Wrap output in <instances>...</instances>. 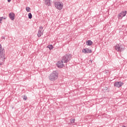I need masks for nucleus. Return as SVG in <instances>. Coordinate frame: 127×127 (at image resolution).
Instances as JSON below:
<instances>
[{"instance_id":"6","label":"nucleus","mask_w":127,"mask_h":127,"mask_svg":"<svg viewBox=\"0 0 127 127\" xmlns=\"http://www.w3.org/2000/svg\"><path fill=\"white\" fill-rule=\"evenodd\" d=\"M43 35V27L41 26L39 27V30L37 33V36L38 37H41Z\"/></svg>"},{"instance_id":"17","label":"nucleus","mask_w":127,"mask_h":127,"mask_svg":"<svg viewBox=\"0 0 127 127\" xmlns=\"http://www.w3.org/2000/svg\"><path fill=\"white\" fill-rule=\"evenodd\" d=\"M48 48H49L50 50H51V49H53V46L50 45L48 46Z\"/></svg>"},{"instance_id":"4","label":"nucleus","mask_w":127,"mask_h":127,"mask_svg":"<svg viewBox=\"0 0 127 127\" xmlns=\"http://www.w3.org/2000/svg\"><path fill=\"white\" fill-rule=\"evenodd\" d=\"M55 7L57 9L61 10L63 8V3L62 2H55Z\"/></svg>"},{"instance_id":"3","label":"nucleus","mask_w":127,"mask_h":127,"mask_svg":"<svg viewBox=\"0 0 127 127\" xmlns=\"http://www.w3.org/2000/svg\"><path fill=\"white\" fill-rule=\"evenodd\" d=\"M71 58H72L71 55L67 54L63 57L62 61H63L64 63H67L69 62V60H71Z\"/></svg>"},{"instance_id":"11","label":"nucleus","mask_w":127,"mask_h":127,"mask_svg":"<svg viewBox=\"0 0 127 127\" xmlns=\"http://www.w3.org/2000/svg\"><path fill=\"white\" fill-rule=\"evenodd\" d=\"M15 16V15L13 12H10L9 13V18H10L11 20H14Z\"/></svg>"},{"instance_id":"16","label":"nucleus","mask_w":127,"mask_h":127,"mask_svg":"<svg viewBox=\"0 0 127 127\" xmlns=\"http://www.w3.org/2000/svg\"><path fill=\"white\" fill-rule=\"evenodd\" d=\"M28 18H29L30 19H31V18H32V14H31V13H29L28 14Z\"/></svg>"},{"instance_id":"10","label":"nucleus","mask_w":127,"mask_h":127,"mask_svg":"<svg viewBox=\"0 0 127 127\" xmlns=\"http://www.w3.org/2000/svg\"><path fill=\"white\" fill-rule=\"evenodd\" d=\"M82 53H84V54H86L87 53H92V50L90 49H83L82 50Z\"/></svg>"},{"instance_id":"22","label":"nucleus","mask_w":127,"mask_h":127,"mask_svg":"<svg viewBox=\"0 0 127 127\" xmlns=\"http://www.w3.org/2000/svg\"><path fill=\"white\" fill-rule=\"evenodd\" d=\"M8 2H10L11 1V0H7Z\"/></svg>"},{"instance_id":"19","label":"nucleus","mask_w":127,"mask_h":127,"mask_svg":"<svg viewBox=\"0 0 127 127\" xmlns=\"http://www.w3.org/2000/svg\"><path fill=\"white\" fill-rule=\"evenodd\" d=\"M71 124H74L75 123V119H70Z\"/></svg>"},{"instance_id":"9","label":"nucleus","mask_w":127,"mask_h":127,"mask_svg":"<svg viewBox=\"0 0 127 127\" xmlns=\"http://www.w3.org/2000/svg\"><path fill=\"white\" fill-rule=\"evenodd\" d=\"M63 63H64V62L63 61H59L57 64V66L59 68H63V67H64V64Z\"/></svg>"},{"instance_id":"12","label":"nucleus","mask_w":127,"mask_h":127,"mask_svg":"<svg viewBox=\"0 0 127 127\" xmlns=\"http://www.w3.org/2000/svg\"><path fill=\"white\" fill-rule=\"evenodd\" d=\"M46 5H48V6L51 5V3L50 2V0H46L45 2Z\"/></svg>"},{"instance_id":"14","label":"nucleus","mask_w":127,"mask_h":127,"mask_svg":"<svg viewBox=\"0 0 127 127\" xmlns=\"http://www.w3.org/2000/svg\"><path fill=\"white\" fill-rule=\"evenodd\" d=\"M4 50V49L2 48L1 44H0V52H1V51H3Z\"/></svg>"},{"instance_id":"23","label":"nucleus","mask_w":127,"mask_h":127,"mask_svg":"<svg viewBox=\"0 0 127 127\" xmlns=\"http://www.w3.org/2000/svg\"><path fill=\"white\" fill-rule=\"evenodd\" d=\"M3 19H5V18H3Z\"/></svg>"},{"instance_id":"15","label":"nucleus","mask_w":127,"mask_h":127,"mask_svg":"<svg viewBox=\"0 0 127 127\" xmlns=\"http://www.w3.org/2000/svg\"><path fill=\"white\" fill-rule=\"evenodd\" d=\"M26 10L27 11V12H30V8L28 6L26 7Z\"/></svg>"},{"instance_id":"13","label":"nucleus","mask_w":127,"mask_h":127,"mask_svg":"<svg viewBox=\"0 0 127 127\" xmlns=\"http://www.w3.org/2000/svg\"><path fill=\"white\" fill-rule=\"evenodd\" d=\"M93 44V42L91 40H88L86 42V45H88V46H91Z\"/></svg>"},{"instance_id":"2","label":"nucleus","mask_w":127,"mask_h":127,"mask_svg":"<svg viewBox=\"0 0 127 127\" xmlns=\"http://www.w3.org/2000/svg\"><path fill=\"white\" fill-rule=\"evenodd\" d=\"M115 48L116 51H118V52H123V51H125V49H126L125 45L121 44H118L115 45Z\"/></svg>"},{"instance_id":"8","label":"nucleus","mask_w":127,"mask_h":127,"mask_svg":"<svg viewBox=\"0 0 127 127\" xmlns=\"http://www.w3.org/2000/svg\"><path fill=\"white\" fill-rule=\"evenodd\" d=\"M4 56V50L0 52V59L1 61L4 62V59H5V57Z\"/></svg>"},{"instance_id":"5","label":"nucleus","mask_w":127,"mask_h":127,"mask_svg":"<svg viewBox=\"0 0 127 127\" xmlns=\"http://www.w3.org/2000/svg\"><path fill=\"white\" fill-rule=\"evenodd\" d=\"M127 11H122L118 15V17L119 19H122L123 18V17H124V16H126V15H127Z\"/></svg>"},{"instance_id":"21","label":"nucleus","mask_w":127,"mask_h":127,"mask_svg":"<svg viewBox=\"0 0 127 127\" xmlns=\"http://www.w3.org/2000/svg\"><path fill=\"white\" fill-rule=\"evenodd\" d=\"M1 38V39H5V37L4 36H2Z\"/></svg>"},{"instance_id":"7","label":"nucleus","mask_w":127,"mask_h":127,"mask_svg":"<svg viewBox=\"0 0 127 127\" xmlns=\"http://www.w3.org/2000/svg\"><path fill=\"white\" fill-rule=\"evenodd\" d=\"M123 85L124 82L122 81H116L114 84V87H117V88H121Z\"/></svg>"},{"instance_id":"18","label":"nucleus","mask_w":127,"mask_h":127,"mask_svg":"<svg viewBox=\"0 0 127 127\" xmlns=\"http://www.w3.org/2000/svg\"><path fill=\"white\" fill-rule=\"evenodd\" d=\"M23 99L25 101H26L27 100V97L26 96V95H24L23 97Z\"/></svg>"},{"instance_id":"20","label":"nucleus","mask_w":127,"mask_h":127,"mask_svg":"<svg viewBox=\"0 0 127 127\" xmlns=\"http://www.w3.org/2000/svg\"><path fill=\"white\" fill-rule=\"evenodd\" d=\"M2 19H3V17H1L0 18V21H1V20H2Z\"/></svg>"},{"instance_id":"1","label":"nucleus","mask_w":127,"mask_h":127,"mask_svg":"<svg viewBox=\"0 0 127 127\" xmlns=\"http://www.w3.org/2000/svg\"><path fill=\"white\" fill-rule=\"evenodd\" d=\"M49 79L52 82L56 81L58 79V73L56 71H54L49 75Z\"/></svg>"}]
</instances>
